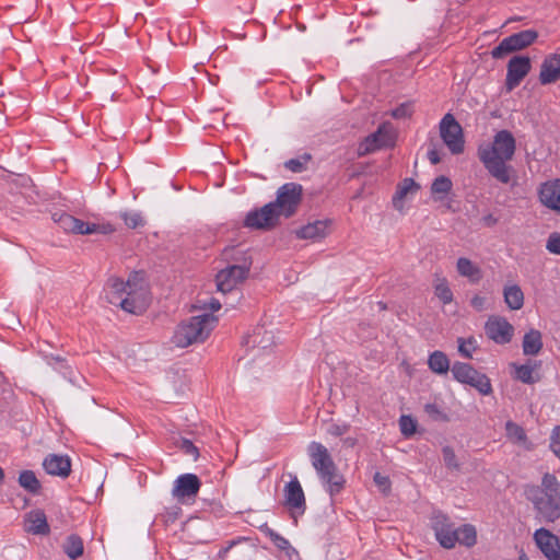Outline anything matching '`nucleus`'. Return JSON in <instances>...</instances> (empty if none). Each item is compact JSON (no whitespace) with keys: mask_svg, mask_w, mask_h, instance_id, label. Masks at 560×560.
Wrapping results in <instances>:
<instances>
[{"mask_svg":"<svg viewBox=\"0 0 560 560\" xmlns=\"http://www.w3.org/2000/svg\"><path fill=\"white\" fill-rule=\"evenodd\" d=\"M108 303L130 314H142L150 304L148 284L141 272H133L127 281L112 276L104 285Z\"/></svg>","mask_w":560,"mask_h":560,"instance_id":"obj_1","label":"nucleus"},{"mask_svg":"<svg viewBox=\"0 0 560 560\" xmlns=\"http://www.w3.org/2000/svg\"><path fill=\"white\" fill-rule=\"evenodd\" d=\"M516 150L515 138L509 130H500L493 141L478 148V158L488 173L501 184L513 179V167L508 164Z\"/></svg>","mask_w":560,"mask_h":560,"instance_id":"obj_2","label":"nucleus"},{"mask_svg":"<svg viewBox=\"0 0 560 560\" xmlns=\"http://www.w3.org/2000/svg\"><path fill=\"white\" fill-rule=\"evenodd\" d=\"M525 498L533 504L535 517L540 523H553L560 518V482L555 475L545 474L540 485H528Z\"/></svg>","mask_w":560,"mask_h":560,"instance_id":"obj_3","label":"nucleus"},{"mask_svg":"<svg viewBox=\"0 0 560 560\" xmlns=\"http://www.w3.org/2000/svg\"><path fill=\"white\" fill-rule=\"evenodd\" d=\"M307 454L327 492L334 497L345 487V478L338 472L337 466L327 447L319 442H311Z\"/></svg>","mask_w":560,"mask_h":560,"instance_id":"obj_4","label":"nucleus"},{"mask_svg":"<svg viewBox=\"0 0 560 560\" xmlns=\"http://www.w3.org/2000/svg\"><path fill=\"white\" fill-rule=\"evenodd\" d=\"M217 322L218 318L212 314L192 316L177 327L173 340L180 348L203 342L215 327Z\"/></svg>","mask_w":560,"mask_h":560,"instance_id":"obj_5","label":"nucleus"},{"mask_svg":"<svg viewBox=\"0 0 560 560\" xmlns=\"http://www.w3.org/2000/svg\"><path fill=\"white\" fill-rule=\"evenodd\" d=\"M302 198V186L296 183H287L279 187L277 198L273 202V209L278 215L290 218L296 212Z\"/></svg>","mask_w":560,"mask_h":560,"instance_id":"obj_6","label":"nucleus"},{"mask_svg":"<svg viewBox=\"0 0 560 560\" xmlns=\"http://www.w3.org/2000/svg\"><path fill=\"white\" fill-rule=\"evenodd\" d=\"M537 37L538 33L534 30H525L512 34L509 37L502 39L500 44L492 49L491 56L494 59L504 58L512 52L528 47L537 39Z\"/></svg>","mask_w":560,"mask_h":560,"instance_id":"obj_7","label":"nucleus"},{"mask_svg":"<svg viewBox=\"0 0 560 560\" xmlns=\"http://www.w3.org/2000/svg\"><path fill=\"white\" fill-rule=\"evenodd\" d=\"M440 135L443 142L453 154H459L464 151L463 129L455 117L447 113L440 121Z\"/></svg>","mask_w":560,"mask_h":560,"instance_id":"obj_8","label":"nucleus"},{"mask_svg":"<svg viewBox=\"0 0 560 560\" xmlns=\"http://www.w3.org/2000/svg\"><path fill=\"white\" fill-rule=\"evenodd\" d=\"M284 505L289 509L291 516L296 520L305 513L306 500L302 486L296 476H294L283 489Z\"/></svg>","mask_w":560,"mask_h":560,"instance_id":"obj_9","label":"nucleus"},{"mask_svg":"<svg viewBox=\"0 0 560 560\" xmlns=\"http://www.w3.org/2000/svg\"><path fill=\"white\" fill-rule=\"evenodd\" d=\"M279 222L278 212L270 202L247 213L244 224L255 230H271Z\"/></svg>","mask_w":560,"mask_h":560,"instance_id":"obj_10","label":"nucleus"},{"mask_svg":"<svg viewBox=\"0 0 560 560\" xmlns=\"http://www.w3.org/2000/svg\"><path fill=\"white\" fill-rule=\"evenodd\" d=\"M249 272V266L244 265H232L221 270L217 275V287L222 293L233 291L238 283L247 278Z\"/></svg>","mask_w":560,"mask_h":560,"instance_id":"obj_11","label":"nucleus"},{"mask_svg":"<svg viewBox=\"0 0 560 560\" xmlns=\"http://www.w3.org/2000/svg\"><path fill=\"white\" fill-rule=\"evenodd\" d=\"M201 487V482L195 474H183L178 476L172 489V495L178 502H186L195 499Z\"/></svg>","mask_w":560,"mask_h":560,"instance_id":"obj_12","label":"nucleus"},{"mask_svg":"<svg viewBox=\"0 0 560 560\" xmlns=\"http://www.w3.org/2000/svg\"><path fill=\"white\" fill-rule=\"evenodd\" d=\"M392 142L390 128L388 124H382L377 130L360 142L358 147V155L363 156L375 152L382 148L388 147Z\"/></svg>","mask_w":560,"mask_h":560,"instance_id":"obj_13","label":"nucleus"},{"mask_svg":"<svg viewBox=\"0 0 560 560\" xmlns=\"http://www.w3.org/2000/svg\"><path fill=\"white\" fill-rule=\"evenodd\" d=\"M530 71V59L526 56H514L508 63L505 88L509 92L520 85Z\"/></svg>","mask_w":560,"mask_h":560,"instance_id":"obj_14","label":"nucleus"},{"mask_svg":"<svg viewBox=\"0 0 560 560\" xmlns=\"http://www.w3.org/2000/svg\"><path fill=\"white\" fill-rule=\"evenodd\" d=\"M432 528L434 530L436 540L443 548H454V536L456 527L450 522L448 517L438 512L432 517Z\"/></svg>","mask_w":560,"mask_h":560,"instance_id":"obj_15","label":"nucleus"},{"mask_svg":"<svg viewBox=\"0 0 560 560\" xmlns=\"http://www.w3.org/2000/svg\"><path fill=\"white\" fill-rule=\"evenodd\" d=\"M485 330L486 335L499 345L510 342L514 332L513 326L500 316L490 317L486 323Z\"/></svg>","mask_w":560,"mask_h":560,"instance_id":"obj_16","label":"nucleus"},{"mask_svg":"<svg viewBox=\"0 0 560 560\" xmlns=\"http://www.w3.org/2000/svg\"><path fill=\"white\" fill-rule=\"evenodd\" d=\"M534 540L548 560H560V538L541 527L534 533Z\"/></svg>","mask_w":560,"mask_h":560,"instance_id":"obj_17","label":"nucleus"},{"mask_svg":"<svg viewBox=\"0 0 560 560\" xmlns=\"http://www.w3.org/2000/svg\"><path fill=\"white\" fill-rule=\"evenodd\" d=\"M538 197L545 207L560 212V179L542 183L538 189Z\"/></svg>","mask_w":560,"mask_h":560,"instance_id":"obj_18","label":"nucleus"},{"mask_svg":"<svg viewBox=\"0 0 560 560\" xmlns=\"http://www.w3.org/2000/svg\"><path fill=\"white\" fill-rule=\"evenodd\" d=\"M52 220L66 232L81 235L93 234L94 230H90L89 222H84L80 219L66 212H55Z\"/></svg>","mask_w":560,"mask_h":560,"instance_id":"obj_19","label":"nucleus"},{"mask_svg":"<svg viewBox=\"0 0 560 560\" xmlns=\"http://www.w3.org/2000/svg\"><path fill=\"white\" fill-rule=\"evenodd\" d=\"M48 475L66 478L71 472V462L68 456L50 454L43 462Z\"/></svg>","mask_w":560,"mask_h":560,"instance_id":"obj_20","label":"nucleus"},{"mask_svg":"<svg viewBox=\"0 0 560 560\" xmlns=\"http://www.w3.org/2000/svg\"><path fill=\"white\" fill-rule=\"evenodd\" d=\"M560 79V54L545 58L541 65L539 81L541 84H551Z\"/></svg>","mask_w":560,"mask_h":560,"instance_id":"obj_21","label":"nucleus"},{"mask_svg":"<svg viewBox=\"0 0 560 560\" xmlns=\"http://www.w3.org/2000/svg\"><path fill=\"white\" fill-rule=\"evenodd\" d=\"M328 225L329 221L317 220L296 230L295 234L299 238L302 240L317 241L325 237L328 234Z\"/></svg>","mask_w":560,"mask_h":560,"instance_id":"obj_22","label":"nucleus"},{"mask_svg":"<svg viewBox=\"0 0 560 560\" xmlns=\"http://www.w3.org/2000/svg\"><path fill=\"white\" fill-rule=\"evenodd\" d=\"M25 523L26 532L34 535H47L50 532L46 514L42 510H33L27 513Z\"/></svg>","mask_w":560,"mask_h":560,"instance_id":"obj_23","label":"nucleus"},{"mask_svg":"<svg viewBox=\"0 0 560 560\" xmlns=\"http://www.w3.org/2000/svg\"><path fill=\"white\" fill-rule=\"evenodd\" d=\"M523 352L525 355H536L542 349V336L537 329H530L523 337Z\"/></svg>","mask_w":560,"mask_h":560,"instance_id":"obj_24","label":"nucleus"},{"mask_svg":"<svg viewBox=\"0 0 560 560\" xmlns=\"http://www.w3.org/2000/svg\"><path fill=\"white\" fill-rule=\"evenodd\" d=\"M273 343V335L271 331H267L264 327H257L253 334L249 335L245 341L248 347H258L260 349H267Z\"/></svg>","mask_w":560,"mask_h":560,"instance_id":"obj_25","label":"nucleus"},{"mask_svg":"<svg viewBox=\"0 0 560 560\" xmlns=\"http://www.w3.org/2000/svg\"><path fill=\"white\" fill-rule=\"evenodd\" d=\"M503 296L510 310L517 311L524 305V293L517 284L504 287Z\"/></svg>","mask_w":560,"mask_h":560,"instance_id":"obj_26","label":"nucleus"},{"mask_svg":"<svg viewBox=\"0 0 560 560\" xmlns=\"http://www.w3.org/2000/svg\"><path fill=\"white\" fill-rule=\"evenodd\" d=\"M456 269L462 277L468 278L472 283H476L481 279L480 268L468 258H458Z\"/></svg>","mask_w":560,"mask_h":560,"instance_id":"obj_27","label":"nucleus"},{"mask_svg":"<svg viewBox=\"0 0 560 560\" xmlns=\"http://www.w3.org/2000/svg\"><path fill=\"white\" fill-rule=\"evenodd\" d=\"M477 542V532L475 526L470 524H464L459 527H456L455 536H454V546L456 544L463 545L465 547H472Z\"/></svg>","mask_w":560,"mask_h":560,"instance_id":"obj_28","label":"nucleus"},{"mask_svg":"<svg viewBox=\"0 0 560 560\" xmlns=\"http://www.w3.org/2000/svg\"><path fill=\"white\" fill-rule=\"evenodd\" d=\"M419 189V185L412 178H405L397 188L393 198V203L396 209H402V200L408 194H415Z\"/></svg>","mask_w":560,"mask_h":560,"instance_id":"obj_29","label":"nucleus"},{"mask_svg":"<svg viewBox=\"0 0 560 560\" xmlns=\"http://www.w3.org/2000/svg\"><path fill=\"white\" fill-rule=\"evenodd\" d=\"M428 365L432 372L445 374L450 370V360L444 352L436 350L430 354Z\"/></svg>","mask_w":560,"mask_h":560,"instance_id":"obj_30","label":"nucleus"},{"mask_svg":"<svg viewBox=\"0 0 560 560\" xmlns=\"http://www.w3.org/2000/svg\"><path fill=\"white\" fill-rule=\"evenodd\" d=\"M515 370L514 377L521 381L524 384H535L538 382L539 377L535 375L536 365L530 364H522L517 365L515 363L512 364Z\"/></svg>","mask_w":560,"mask_h":560,"instance_id":"obj_31","label":"nucleus"},{"mask_svg":"<svg viewBox=\"0 0 560 560\" xmlns=\"http://www.w3.org/2000/svg\"><path fill=\"white\" fill-rule=\"evenodd\" d=\"M19 485L32 494L39 493L42 488L39 480L32 470H23L20 474Z\"/></svg>","mask_w":560,"mask_h":560,"instance_id":"obj_32","label":"nucleus"},{"mask_svg":"<svg viewBox=\"0 0 560 560\" xmlns=\"http://www.w3.org/2000/svg\"><path fill=\"white\" fill-rule=\"evenodd\" d=\"M62 548L65 553L72 560H75L83 555V541L77 535H70L67 537Z\"/></svg>","mask_w":560,"mask_h":560,"instance_id":"obj_33","label":"nucleus"},{"mask_svg":"<svg viewBox=\"0 0 560 560\" xmlns=\"http://www.w3.org/2000/svg\"><path fill=\"white\" fill-rule=\"evenodd\" d=\"M466 384L476 388L482 395H490L492 393V386L489 377L478 371H476L475 375L470 376Z\"/></svg>","mask_w":560,"mask_h":560,"instance_id":"obj_34","label":"nucleus"},{"mask_svg":"<svg viewBox=\"0 0 560 560\" xmlns=\"http://www.w3.org/2000/svg\"><path fill=\"white\" fill-rule=\"evenodd\" d=\"M452 374L456 381L459 383L466 384L471 375L476 374V369H474L468 363L455 362L451 369Z\"/></svg>","mask_w":560,"mask_h":560,"instance_id":"obj_35","label":"nucleus"},{"mask_svg":"<svg viewBox=\"0 0 560 560\" xmlns=\"http://www.w3.org/2000/svg\"><path fill=\"white\" fill-rule=\"evenodd\" d=\"M505 432H506L508 439L510 441H512L513 443L525 444L527 441V436H526L524 429L521 425H518L512 421L506 422Z\"/></svg>","mask_w":560,"mask_h":560,"instance_id":"obj_36","label":"nucleus"},{"mask_svg":"<svg viewBox=\"0 0 560 560\" xmlns=\"http://www.w3.org/2000/svg\"><path fill=\"white\" fill-rule=\"evenodd\" d=\"M452 187V180L448 177L441 175L433 180L431 185V192L432 195H446L451 191Z\"/></svg>","mask_w":560,"mask_h":560,"instance_id":"obj_37","label":"nucleus"},{"mask_svg":"<svg viewBox=\"0 0 560 560\" xmlns=\"http://www.w3.org/2000/svg\"><path fill=\"white\" fill-rule=\"evenodd\" d=\"M120 217L130 229H138L144 225V220L139 212H122Z\"/></svg>","mask_w":560,"mask_h":560,"instance_id":"obj_38","label":"nucleus"},{"mask_svg":"<svg viewBox=\"0 0 560 560\" xmlns=\"http://www.w3.org/2000/svg\"><path fill=\"white\" fill-rule=\"evenodd\" d=\"M400 432L405 436H410L416 432L417 423L410 416H401L399 419Z\"/></svg>","mask_w":560,"mask_h":560,"instance_id":"obj_39","label":"nucleus"},{"mask_svg":"<svg viewBox=\"0 0 560 560\" xmlns=\"http://www.w3.org/2000/svg\"><path fill=\"white\" fill-rule=\"evenodd\" d=\"M435 295L444 303L448 304L453 300V293L447 285L446 281H443L435 285Z\"/></svg>","mask_w":560,"mask_h":560,"instance_id":"obj_40","label":"nucleus"},{"mask_svg":"<svg viewBox=\"0 0 560 560\" xmlns=\"http://www.w3.org/2000/svg\"><path fill=\"white\" fill-rule=\"evenodd\" d=\"M311 159V155L305 154L303 159H291L284 163V166L294 173H300L305 170L306 162Z\"/></svg>","mask_w":560,"mask_h":560,"instance_id":"obj_41","label":"nucleus"},{"mask_svg":"<svg viewBox=\"0 0 560 560\" xmlns=\"http://www.w3.org/2000/svg\"><path fill=\"white\" fill-rule=\"evenodd\" d=\"M442 454H443V460L445 463V466L448 469H458L459 468V464L456 459V455L452 447L444 446L442 450Z\"/></svg>","mask_w":560,"mask_h":560,"instance_id":"obj_42","label":"nucleus"},{"mask_svg":"<svg viewBox=\"0 0 560 560\" xmlns=\"http://www.w3.org/2000/svg\"><path fill=\"white\" fill-rule=\"evenodd\" d=\"M411 114H412V106L409 103L400 104L399 106H397L396 108H394L390 112V116L395 119L407 118V117H410Z\"/></svg>","mask_w":560,"mask_h":560,"instance_id":"obj_43","label":"nucleus"},{"mask_svg":"<svg viewBox=\"0 0 560 560\" xmlns=\"http://www.w3.org/2000/svg\"><path fill=\"white\" fill-rule=\"evenodd\" d=\"M178 447L186 454V455H189V456H192L194 459H197L198 456H199V452H198V448L192 444L191 441L185 439V438H182L178 442Z\"/></svg>","mask_w":560,"mask_h":560,"instance_id":"obj_44","label":"nucleus"},{"mask_svg":"<svg viewBox=\"0 0 560 560\" xmlns=\"http://www.w3.org/2000/svg\"><path fill=\"white\" fill-rule=\"evenodd\" d=\"M546 248L549 253L560 255V234L551 233L547 240Z\"/></svg>","mask_w":560,"mask_h":560,"instance_id":"obj_45","label":"nucleus"},{"mask_svg":"<svg viewBox=\"0 0 560 560\" xmlns=\"http://www.w3.org/2000/svg\"><path fill=\"white\" fill-rule=\"evenodd\" d=\"M373 480L375 482V485L377 486V488L383 492V493H388L390 491V480L387 476H384L382 475L381 472H375L374 477H373Z\"/></svg>","mask_w":560,"mask_h":560,"instance_id":"obj_46","label":"nucleus"},{"mask_svg":"<svg viewBox=\"0 0 560 560\" xmlns=\"http://www.w3.org/2000/svg\"><path fill=\"white\" fill-rule=\"evenodd\" d=\"M424 410L433 420H447L446 415L435 404H427Z\"/></svg>","mask_w":560,"mask_h":560,"instance_id":"obj_47","label":"nucleus"},{"mask_svg":"<svg viewBox=\"0 0 560 560\" xmlns=\"http://www.w3.org/2000/svg\"><path fill=\"white\" fill-rule=\"evenodd\" d=\"M550 448L553 454L560 459V427H556L552 431L550 439Z\"/></svg>","mask_w":560,"mask_h":560,"instance_id":"obj_48","label":"nucleus"},{"mask_svg":"<svg viewBox=\"0 0 560 560\" xmlns=\"http://www.w3.org/2000/svg\"><path fill=\"white\" fill-rule=\"evenodd\" d=\"M349 431V425L346 424V423H331L328 429H327V432L330 434V435H334V436H340V435H343L345 433H347Z\"/></svg>","mask_w":560,"mask_h":560,"instance_id":"obj_49","label":"nucleus"},{"mask_svg":"<svg viewBox=\"0 0 560 560\" xmlns=\"http://www.w3.org/2000/svg\"><path fill=\"white\" fill-rule=\"evenodd\" d=\"M270 538L273 541V544L281 550H287L291 547L288 539H285L284 537L275 532H270Z\"/></svg>","mask_w":560,"mask_h":560,"instance_id":"obj_50","label":"nucleus"},{"mask_svg":"<svg viewBox=\"0 0 560 560\" xmlns=\"http://www.w3.org/2000/svg\"><path fill=\"white\" fill-rule=\"evenodd\" d=\"M90 230H94V233H101V234H109L115 231L112 224H95V223H89Z\"/></svg>","mask_w":560,"mask_h":560,"instance_id":"obj_51","label":"nucleus"},{"mask_svg":"<svg viewBox=\"0 0 560 560\" xmlns=\"http://www.w3.org/2000/svg\"><path fill=\"white\" fill-rule=\"evenodd\" d=\"M485 303H486V299L480 295H475L470 301L471 306L478 311L483 310Z\"/></svg>","mask_w":560,"mask_h":560,"instance_id":"obj_52","label":"nucleus"},{"mask_svg":"<svg viewBox=\"0 0 560 560\" xmlns=\"http://www.w3.org/2000/svg\"><path fill=\"white\" fill-rule=\"evenodd\" d=\"M458 351L460 352L462 355H464L468 359L471 358L470 349L467 347L466 342L463 341L462 339H459Z\"/></svg>","mask_w":560,"mask_h":560,"instance_id":"obj_53","label":"nucleus"},{"mask_svg":"<svg viewBox=\"0 0 560 560\" xmlns=\"http://www.w3.org/2000/svg\"><path fill=\"white\" fill-rule=\"evenodd\" d=\"M428 159L430 160V162L432 164H439L441 162V156H440V153L436 151V150H430L428 152Z\"/></svg>","mask_w":560,"mask_h":560,"instance_id":"obj_54","label":"nucleus"},{"mask_svg":"<svg viewBox=\"0 0 560 560\" xmlns=\"http://www.w3.org/2000/svg\"><path fill=\"white\" fill-rule=\"evenodd\" d=\"M482 222L487 226H493L497 224L498 219L493 214L489 213L482 218Z\"/></svg>","mask_w":560,"mask_h":560,"instance_id":"obj_55","label":"nucleus"},{"mask_svg":"<svg viewBox=\"0 0 560 560\" xmlns=\"http://www.w3.org/2000/svg\"><path fill=\"white\" fill-rule=\"evenodd\" d=\"M209 308L213 312L219 311L221 308L220 301L212 298L209 303Z\"/></svg>","mask_w":560,"mask_h":560,"instance_id":"obj_56","label":"nucleus"},{"mask_svg":"<svg viewBox=\"0 0 560 560\" xmlns=\"http://www.w3.org/2000/svg\"><path fill=\"white\" fill-rule=\"evenodd\" d=\"M343 444H345L346 446H350V447H352V446H354V444H355V440H354V439H352V438H347V439H345V440H343Z\"/></svg>","mask_w":560,"mask_h":560,"instance_id":"obj_57","label":"nucleus"},{"mask_svg":"<svg viewBox=\"0 0 560 560\" xmlns=\"http://www.w3.org/2000/svg\"><path fill=\"white\" fill-rule=\"evenodd\" d=\"M4 480V471L3 469L0 467V483H2Z\"/></svg>","mask_w":560,"mask_h":560,"instance_id":"obj_58","label":"nucleus"},{"mask_svg":"<svg viewBox=\"0 0 560 560\" xmlns=\"http://www.w3.org/2000/svg\"><path fill=\"white\" fill-rule=\"evenodd\" d=\"M520 560H529V559L525 553H523L520 556Z\"/></svg>","mask_w":560,"mask_h":560,"instance_id":"obj_59","label":"nucleus"},{"mask_svg":"<svg viewBox=\"0 0 560 560\" xmlns=\"http://www.w3.org/2000/svg\"><path fill=\"white\" fill-rule=\"evenodd\" d=\"M52 359H54L55 361H57V362H61V361H62V359H61L60 357H56V358L54 357Z\"/></svg>","mask_w":560,"mask_h":560,"instance_id":"obj_60","label":"nucleus"},{"mask_svg":"<svg viewBox=\"0 0 560 560\" xmlns=\"http://www.w3.org/2000/svg\"><path fill=\"white\" fill-rule=\"evenodd\" d=\"M378 304L381 305L382 308H385V305L382 302H380Z\"/></svg>","mask_w":560,"mask_h":560,"instance_id":"obj_61","label":"nucleus"},{"mask_svg":"<svg viewBox=\"0 0 560 560\" xmlns=\"http://www.w3.org/2000/svg\"><path fill=\"white\" fill-rule=\"evenodd\" d=\"M2 377H3V376H2V373H0V378H2Z\"/></svg>","mask_w":560,"mask_h":560,"instance_id":"obj_62","label":"nucleus"}]
</instances>
